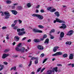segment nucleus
<instances>
[{"label": "nucleus", "mask_w": 74, "mask_h": 74, "mask_svg": "<svg viewBox=\"0 0 74 74\" xmlns=\"http://www.w3.org/2000/svg\"><path fill=\"white\" fill-rule=\"evenodd\" d=\"M4 14H5V15L6 16L5 18V19H8V18H9L10 16H11L10 14V13H9V12H5L4 13Z\"/></svg>", "instance_id": "1"}, {"label": "nucleus", "mask_w": 74, "mask_h": 74, "mask_svg": "<svg viewBox=\"0 0 74 74\" xmlns=\"http://www.w3.org/2000/svg\"><path fill=\"white\" fill-rule=\"evenodd\" d=\"M62 54H63V53L61 52L60 51H59L56 53L53 54L52 56H57V55H62Z\"/></svg>", "instance_id": "2"}, {"label": "nucleus", "mask_w": 74, "mask_h": 74, "mask_svg": "<svg viewBox=\"0 0 74 74\" xmlns=\"http://www.w3.org/2000/svg\"><path fill=\"white\" fill-rule=\"evenodd\" d=\"M74 32L73 31V30H69L66 34L67 36H71L73 34Z\"/></svg>", "instance_id": "3"}, {"label": "nucleus", "mask_w": 74, "mask_h": 74, "mask_svg": "<svg viewBox=\"0 0 74 74\" xmlns=\"http://www.w3.org/2000/svg\"><path fill=\"white\" fill-rule=\"evenodd\" d=\"M10 55V54L6 53H4L3 54L2 58V59H5V58H7V56H8Z\"/></svg>", "instance_id": "4"}, {"label": "nucleus", "mask_w": 74, "mask_h": 74, "mask_svg": "<svg viewBox=\"0 0 74 74\" xmlns=\"http://www.w3.org/2000/svg\"><path fill=\"white\" fill-rule=\"evenodd\" d=\"M56 20L57 22H59V23H65L64 21H62L61 20L58 18H56Z\"/></svg>", "instance_id": "5"}, {"label": "nucleus", "mask_w": 74, "mask_h": 74, "mask_svg": "<svg viewBox=\"0 0 74 74\" xmlns=\"http://www.w3.org/2000/svg\"><path fill=\"white\" fill-rule=\"evenodd\" d=\"M37 48L38 49L40 50H43L44 49V47L42 45H39L38 46Z\"/></svg>", "instance_id": "6"}, {"label": "nucleus", "mask_w": 74, "mask_h": 74, "mask_svg": "<svg viewBox=\"0 0 74 74\" xmlns=\"http://www.w3.org/2000/svg\"><path fill=\"white\" fill-rule=\"evenodd\" d=\"M25 32L23 31V32H20L18 33V36H23V34H25Z\"/></svg>", "instance_id": "7"}, {"label": "nucleus", "mask_w": 74, "mask_h": 74, "mask_svg": "<svg viewBox=\"0 0 74 74\" xmlns=\"http://www.w3.org/2000/svg\"><path fill=\"white\" fill-rule=\"evenodd\" d=\"M19 38L18 36H14V39L15 41L17 42V41H18L19 40Z\"/></svg>", "instance_id": "8"}, {"label": "nucleus", "mask_w": 74, "mask_h": 74, "mask_svg": "<svg viewBox=\"0 0 74 74\" xmlns=\"http://www.w3.org/2000/svg\"><path fill=\"white\" fill-rule=\"evenodd\" d=\"M62 26H61V27H60V28L63 29H66V27H67V26L66 25L64 24H62Z\"/></svg>", "instance_id": "9"}, {"label": "nucleus", "mask_w": 74, "mask_h": 74, "mask_svg": "<svg viewBox=\"0 0 74 74\" xmlns=\"http://www.w3.org/2000/svg\"><path fill=\"white\" fill-rule=\"evenodd\" d=\"M37 18L40 19V20H42L43 19V16L40 15L38 14V16H37Z\"/></svg>", "instance_id": "10"}, {"label": "nucleus", "mask_w": 74, "mask_h": 74, "mask_svg": "<svg viewBox=\"0 0 74 74\" xmlns=\"http://www.w3.org/2000/svg\"><path fill=\"white\" fill-rule=\"evenodd\" d=\"M74 54H71L69 55V59H73L74 58Z\"/></svg>", "instance_id": "11"}, {"label": "nucleus", "mask_w": 74, "mask_h": 74, "mask_svg": "<svg viewBox=\"0 0 74 74\" xmlns=\"http://www.w3.org/2000/svg\"><path fill=\"white\" fill-rule=\"evenodd\" d=\"M11 11L14 15H16L18 14L17 11L15 10H12Z\"/></svg>", "instance_id": "12"}, {"label": "nucleus", "mask_w": 74, "mask_h": 74, "mask_svg": "<svg viewBox=\"0 0 74 74\" xmlns=\"http://www.w3.org/2000/svg\"><path fill=\"white\" fill-rule=\"evenodd\" d=\"M59 48V47H56L54 48V49H53V52H56L57 51V50Z\"/></svg>", "instance_id": "13"}, {"label": "nucleus", "mask_w": 74, "mask_h": 74, "mask_svg": "<svg viewBox=\"0 0 74 74\" xmlns=\"http://www.w3.org/2000/svg\"><path fill=\"white\" fill-rule=\"evenodd\" d=\"M55 15H56V16L57 17H59L60 16V14H59V12H56L54 13Z\"/></svg>", "instance_id": "14"}, {"label": "nucleus", "mask_w": 74, "mask_h": 74, "mask_svg": "<svg viewBox=\"0 0 74 74\" xmlns=\"http://www.w3.org/2000/svg\"><path fill=\"white\" fill-rule=\"evenodd\" d=\"M34 41L35 42H41V40L38 39H35L34 40Z\"/></svg>", "instance_id": "15"}, {"label": "nucleus", "mask_w": 74, "mask_h": 74, "mask_svg": "<svg viewBox=\"0 0 74 74\" xmlns=\"http://www.w3.org/2000/svg\"><path fill=\"white\" fill-rule=\"evenodd\" d=\"M64 33L63 32H61L60 34V37L63 38L64 37Z\"/></svg>", "instance_id": "16"}, {"label": "nucleus", "mask_w": 74, "mask_h": 74, "mask_svg": "<svg viewBox=\"0 0 74 74\" xmlns=\"http://www.w3.org/2000/svg\"><path fill=\"white\" fill-rule=\"evenodd\" d=\"M25 48L24 47H22L20 49V51L22 52H25Z\"/></svg>", "instance_id": "17"}, {"label": "nucleus", "mask_w": 74, "mask_h": 74, "mask_svg": "<svg viewBox=\"0 0 74 74\" xmlns=\"http://www.w3.org/2000/svg\"><path fill=\"white\" fill-rule=\"evenodd\" d=\"M44 43L47 44H49V39H46L45 40V42H44Z\"/></svg>", "instance_id": "18"}, {"label": "nucleus", "mask_w": 74, "mask_h": 74, "mask_svg": "<svg viewBox=\"0 0 74 74\" xmlns=\"http://www.w3.org/2000/svg\"><path fill=\"white\" fill-rule=\"evenodd\" d=\"M18 3H15L14 4H13V5L12 6V9H15V5H18Z\"/></svg>", "instance_id": "19"}, {"label": "nucleus", "mask_w": 74, "mask_h": 74, "mask_svg": "<svg viewBox=\"0 0 74 74\" xmlns=\"http://www.w3.org/2000/svg\"><path fill=\"white\" fill-rule=\"evenodd\" d=\"M65 43L66 44V45L68 44L70 45L71 44V43H72V42H71V41H67Z\"/></svg>", "instance_id": "20"}, {"label": "nucleus", "mask_w": 74, "mask_h": 74, "mask_svg": "<svg viewBox=\"0 0 74 74\" xmlns=\"http://www.w3.org/2000/svg\"><path fill=\"white\" fill-rule=\"evenodd\" d=\"M55 29H52L50 31L49 33L50 34L52 33H55Z\"/></svg>", "instance_id": "21"}, {"label": "nucleus", "mask_w": 74, "mask_h": 74, "mask_svg": "<svg viewBox=\"0 0 74 74\" xmlns=\"http://www.w3.org/2000/svg\"><path fill=\"white\" fill-rule=\"evenodd\" d=\"M37 59V60H38V57H32L31 58V60H34Z\"/></svg>", "instance_id": "22"}, {"label": "nucleus", "mask_w": 74, "mask_h": 74, "mask_svg": "<svg viewBox=\"0 0 74 74\" xmlns=\"http://www.w3.org/2000/svg\"><path fill=\"white\" fill-rule=\"evenodd\" d=\"M6 3L8 4H11V3H12V1L10 0H7L6 1Z\"/></svg>", "instance_id": "23"}, {"label": "nucleus", "mask_w": 74, "mask_h": 74, "mask_svg": "<svg viewBox=\"0 0 74 74\" xmlns=\"http://www.w3.org/2000/svg\"><path fill=\"white\" fill-rule=\"evenodd\" d=\"M33 31L35 33H37L38 32V29H33Z\"/></svg>", "instance_id": "24"}, {"label": "nucleus", "mask_w": 74, "mask_h": 74, "mask_svg": "<svg viewBox=\"0 0 74 74\" xmlns=\"http://www.w3.org/2000/svg\"><path fill=\"white\" fill-rule=\"evenodd\" d=\"M27 6L28 8H30V7H31V6H32V5H31L30 3H29L27 4Z\"/></svg>", "instance_id": "25"}, {"label": "nucleus", "mask_w": 74, "mask_h": 74, "mask_svg": "<svg viewBox=\"0 0 74 74\" xmlns=\"http://www.w3.org/2000/svg\"><path fill=\"white\" fill-rule=\"evenodd\" d=\"M53 69L54 70V71H56V72H58V67H56L55 68H54Z\"/></svg>", "instance_id": "26"}, {"label": "nucleus", "mask_w": 74, "mask_h": 74, "mask_svg": "<svg viewBox=\"0 0 74 74\" xmlns=\"http://www.w3.org/2000/svg\"><path fill=\"white\" fill-rule=\"evenodd\" d=\"M38 26V27H39V28H40V29H43V28L44 27V26L41 25H39Z\"/></svg>", "instance_id": "27"}, {"label": "nucleus", "mask_w": 74, "mask_h": 74, "mask_svg": "<svg viewBox=\"0 0 74 74\" xmlns=\"http://www.w3.org/2000/svg\"><path fill=\"white\" fill-rule=\"evenodd\" d=\"M19 48L20 47H16V51H20V49Z\"/></svg>", "instance_id": "28"}, {"label": "nucleus", "mask_w": 74, "mask_h": 74, "mask_svg": "<svg viewBox=\"0 0 74 74\" xmlns=\"http://www.w3.org/2000/svg\"><path fill=\"white\" fill-rule=\"evenodd\" d=\"M56 11V9H55V8H53V9L51 10H50V12H54V11Z\"/></svg>", "instance_id": "29"}, {"label": "nucleus", "mask_w": 74, "mask_h": 74, "mask_svg": "<svg viewBox=\"0 0 74 74\" xmlns=\"http://www.w3.org/2000/svg\"><path fill=\"white\" fill-rule=\"evenodd\" d=\"M63 56L64 58H67L68 56V55L66 54H65L63 55Z\"/></svg>", "instance_id": "30"}, {"label": "nucleus", "mask_w": 74, "mask_h": 74, "mask_svg": "<svg viewBox=\"0 0 74 74\" xmlns=\"http://www.w3.org/2000/svg\"><path fill=\"white\" fill-rule=\"evenodd\" d=\"M38 60L36 59L35 61V64H38Z\"/></svg>", "instance_id": "31"}, {"label": "nucleus", "mask_w": 74, "mask_h": 74, "mask_svg": "<svg viewBox=\"0 0 74 74\" xmlns=\"http://www.w3.org/2000/svg\"><path fill=\"white\" fill-rule=\"evenodd\" d=\"M18 9L19 10H22L23 9L22 7L21 6H18Z\"/></svg>", "instance_id": "32"}, {"label": "nucleus", "mask_w": 74, "mask_h": 74, "mask_svg": "<svg viewBox=\"0 0 74 74\" xmlns=\"http://www.w3.org/2000/svg\"><path fill=\"white\" fill-rule=\"evenodd\" d=\"M38 16V14H32L33 16H34V17H37Z\"/></svg>", "instance_id": "33"}, {"label": "nucleus", "mask_w": 74, "mask_h": 74, "mask_svg": "<svg viewBox=\"0 0 74 74\" xmlns=\"http://www.w3.org/2000/svg\"><path fill=\"white\" fill-rule=\"evenodd\" d=\"M7 37H6V38L7 40H9V37H8L9 36V35L8 34H7L6 35Z\"/></svg>", "instance_id": "34"}, {"label": "nucleus", "mask_w": 74, "mask_h": 74, "mask_svg": "<svg viewBox=\"0 0 74 74\" xmlns=\"http://www.w3.org/2000/svg\"><path fill=\"white\" fill-rule=\"evenodd\" d=\"M50 38L51 39H53L54 38V37L51 34L50 35Z\"/></svg>", "instance_id": "35"}, {"label": "nucleus", "mask_w": 74, "mask_h": 74, "mask_svg": "<svg viewBox=\"0 0 74 74\" xmlns=\"http://www.w3.org/2000/svg\"><path fill=\"white\" fill-rule=\"evenodd\" d=\"M51 8H52V7H49L47 8V10H48V11H50V10H51Z\"/></svg>", "instance_id": "36"}, {"label": "nucleus", "mask_w": 74, "mask_h": 74, "mask_svg": "<svg viewBox=\"0 0 74 74\" xmlns=\"http://www.w3.org/2000/svg\"><path fill=\"white\" fill-rule=\"evenodd\" d=\"M18 28V27L15 26L14 27H13V29H14V30H16V29H17Z\"/></svg>", "instance_id": "37"}, {"label": "nucleus", "mask_w": 74, "mask_h": 74, "mask_svg": "<svg viewBox=\"0 0 74 74\" xmlns=\"http://www.w3.org/2000/svg\"><path fill=\"white\" fill-rule=\"evenodd\" d=\"M40 56V57H41V58H42V57H44V54L42 53L41 54Z\"/></svg>", "instance_id": "38"}, {"label": "nucleus", "mask_w": 74, "mask_h": 74, "mask_svg": "<svg viewBox=\"0 0 74 74\" xmlns=\"http://www.w3.org/2000/svg\"><path fill=\"white\" fill-rule=\"evenodd\" d=\"M41 68L40 67L37 70V72H39L40 70H41Z\"/></svg>", "instance_id": "39"}, {"label": "nucleus", "mask_w": 74, "mask_h": 74, "mask_svg": "<svg viewBox=\"0 0 74 74\" xmlns=\"http://www.w3.org/2000/svg\"><path fill=\"white\" fill-rule=\"evenodd\" d=\"M10 51V49H6L5 51L4 52H8Z\"/></svg>", "instance_id": "40"}, {"label": "nucleus", "mask_w": 74, "mask_h": 74, "mask_svg": "<svg viewBox=\"0 0 74 74\" xmlns=\"http://www.w3.org/2000/svg\"><path fill=\"white\" fill-rule=\"evenodd\" d=\"M22 44L21 43H19L18 45V47H19L20 48L21 47V45Z\"/></svg>", "instance_id": "41"}, {"label": "nucleus", "mask_w": 74, "mask_h": 74, "mask_svg": "<svg viewBox=\"0 0 74 74\" xmlns=\"http://www.w3.org/2000/svg\"><path fill=\"white\" fill-rule=\"evenodd\" d=\"M32 61H30V63L29 64V66L30 67V66H31V65H32Z\"/></svg>", "instance_id": "42"}, {"label": "nucleus", "mask_w": 74, "mask_h": 74, "mask_svg": "<svg viewBox=\"0 0 74 74\" xmlns=\"http://www.w3.org/2000/svg\"><path fill=\"white\" fill-rule=\"evenodd\" d=\"M4 67V66H3L2 67H1V68L0 69V71H1L3 69V68Z\"/></svg>", "instance_id": "43"}, {"label": "nucleus", "mask_w": 74, "mask_h": 74, "mask_svg": "<svg viewBox=\"0 0 74 74\" xmlns=\"http://www.w3.org/2000/svg\"><path fill=\"white\" fill-rule=\"evenodd\" d=\"M37 33H42V31L40 30H38Z\"/></svg>", "instance_id": "44"}, {"label": "nucleus", "mask_w": 74, "mask_h": 74, "mask_svg": "<svg viewBox=\"0 0 74 74\" xmlns=\"http://www.w3.org/2000/svg\"><path fill=\"white\" fill-rule=\"evenodd\" d=\"M18 22H19V24H21V23H22V20H18Z\"/></svg>", "instance_id": "45"}, {"label": "nucleus", "mask_w": 74, "mask_h": 74, "mask_svg": "<svg viewBox=\"0 0 74 74\" xmlns=\"http://www.w3.org/2000/svg\"><path fill=\"white\" fill-rule=\"evenodd\" d=\"M40 7V5H38L36 7V8H39Z\"/></svg>", "instance_id": "46"}, {"label": "nucleus", "mask_w": 74, "mask_h": 74, "mask_svg": "<svg viewBox=\"0 0 74 74\" xmlns=\"http://www.w3.org/2000/svg\"><path fill=\"white\" fill-rule=\"evenodd\" d=\"M45 68H44L43 69H41L40 72H41V73H42V71H44V70H45Z\"/></svg>", "instance_id": "47"}, {"label": "nucleus", "mask_w": 74, "mask_h": 74, "mask_svg": "<svg viewBox=\"0 0 74 74\" xmlns=\"http://www.w3.org/2000/svg\"><path fill=\"white\" fill-rule=\"evenodd\" d=\"M15 26V24H12L11 25V27H14V26Z\"/></svg>", "instance_id": "48"}, {"label": "nucleus", "mask_w": 74, "mask_h": 74, "mask_svg": "<svg viewBox=\"0 0 74 74\" xmlns=\"http://www.w3.org/2000/svg\"><path fill=\"white\" fill-rule=\"evenodd\" d=\"M17 32H20L21 31V29H17Z\"/></svg>", "instance_id": "49"}, {"label": "nucleus", "mask_w": 74, "mask_h": 74, "mask_svg": "<svg viewBox=\"0 0 74 74\" xmlns=\"http://www.w3.org/2000/svg\"><path fill=\"white\" fill-rule=\"evenodd\" d=\"M47 60V59H45L44 61H43V63H44L45 62H46V60Z\"/></svg>", "instance_id": "50"}, {"label": "nucleus", "mask_w": 74, "mask_h": 74, "mask_svg": "<svg viewBox=\"0 0 74 74\" xmlns=\"http://www.w3.org/2000/svg\"><path fill=\"white\" fill-rule=\"evenodd\" d=\"M2 29H7V27H3Z\"/></svg>", "instance_id": "51"}, {"label": "nucleus", "mask_w": 74, "mask_h": 74, "mask_svg": "<svg viewBox=\"0 0 74 74\" xmlns=\"http://www.w3.org/2000/svg\"><path fill=\"white\" fill-rule=\"evenodd\" d=\"M44 40V38L43 37L42 38H41L40 40V41H43Z\"/></svg>", "instance_id": "52"}, {"label": "nucleus", "mask_w": 74, "mask_h": 74, "mask_svg": "<svg viewBox=\"0 0 74 74\" xmlns=\"http://www.w3.org/2000/svg\"><path fill=\"white\" fill-rule=\"evenodd\" d=\"M18 22V20H15L14 21V23L16 24Z\"/></svg>", "instance_id": "53"}, {"label": "nucleus", "mask_w": 74, "mask_h": 74, "mask_svg": "<svg viewBox=\"0 0 74 74\" xmlns=\"http://www.w3.org/2000/svg\"><path fill=\"white\" fill-rule=\"evenodd\" d=\"M3 63H4V64H5V65H6L8 64V63L6 62H3Z\"/></svg>", "instance_id": "54"}, {"label": "nucleus", "mask_w": 74, "mask_h": 74, "mask_svg": "<svg viewBox=\"0 0 74 74\" xmlns=\"http://www.w3.org/2000/svg\"><path fill=\"white\" fill-rule=\"evenodd\" d=\"M47 37V35H43V37L44 38H46Z\"/></svg>", "instance_id": "55"}, {"label": "nucleus", "mask_w": 74, "mask_h": 74, "mask_svg": "<svg viewBox=\"0 0 74 74\" xmlns=\"http://www.w3.org/2000/svg\"><path fill=\"white\" fill-rule=\"evenodd\" d=\"M41 12H44V11L43 10H40Z\"/></svg>", "instance_id": "56"}, {"label": "nucleus", "mask_w": 74, "mask_h": 74, "mask_svg": "<svg viewBox=\"0 0 74 74\" xmlns=\"http://www.w3.org/2000/svg\"><path fill=\"white\" fill-rule=\"evenodd\" d=\"M25 30V29L24 28H22L21 29V31H23Z\"/></svg>", "instance_id": "57"}, {"label": "nucleus", "mask_w": 74, "mask_h": 74, "mask_svg": "<svg viewBox=\"0 0 74 74\" xmlns=\"http://www.w3.org/2000/svg\"><path fill=\"white\" fill-rule=\"evenodd\" d=\"M1 13H2L1 16H4V13H3V12H1Z\"/></svg>", "instance_id": "58"}, {"label": "nucleus", "mask_w": 74, "mask_h": 74, "mask_svg": "<svg viewBox=\"0 0 74 74\" xmlns=\"http://www.w3.org/2000/svg\"><path fill=\"white\" fill-rule=\"evenodd\" d=\"M35 12L36 13H38V12H39L38 10H36Z\"/></svg>", "instance_id": "59"}, {"label": "nucleus", "mask_w": 74, "mask_h": 74, "mask_svg": "<svg viewBox=\"0 0 74 74\" xmlns=\"http://www.w3.org/2000/svg\"><path fill=\"white\" fill-rule=\"evenodd\" d=\"M31 74H35V72H34L33 71L31 73Z\"/></svg>", "instance_id": "60"}, {"label": "nucleus", "mask_w": 74, "mask_h": 74, "mask_svg": "<svg viewBox=\"0 0 74 74\" xmlns=\"http://www.w3.org/2000/svg\"><path fill=\"white\" fill-rule=\"evenodd\" d=\"M14 70H15L16 69V66H14V68H13Z\"/></svg>", "instance_id": "61"}, {"label": "nucleus", "mask_w": 74, "mask_h": 74, "mask_svg": "<svg viewBox=\"0 0 74 74\" xmlns=\"http://www.w3.org/2000/svg\"><path fill=\"white\" fill-rule=\"evenodd\" d=\"M57 66H62V64H58L57 65Z\"/></svg>", "instance_id": "62"}, {"label": "nucleus", "mask_w": 74, "mask_h": 74, "mask_svg": "<svg viewBox=\"0 0 74 74\" xmlns=\"http://www.w3.org/2000/svg\"><path fill=\"white\" fill-rule=\"evenodd\" d=\"M31 41V39H29L27 40V42H30Z\"/></svg>", "instance_id": "63"}, {"label": "nucleus", "mask_w": 74, "mask_h": 74, "mask_svg": "<svg viewBox=\"0 0 74 74\" xmlns=\"http://www.w3.org/2000/svg\"><path fill=\"white\" fill-rule=\"evenodd\" d=\"M72 67H74V64H72Z\"/></svg>", "instance_id": "64"}]
</instances>
